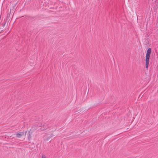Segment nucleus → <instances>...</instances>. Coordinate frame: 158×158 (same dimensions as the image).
<instances>
[{"instance_id":"nucleus-2","label":"nucleus","mask_w":158,"mask_h":158,"mask_svg":"<svg viewBox=\"0 0 158 158\" xmlns=\"http://www.w3.org/2000/svg\"><path fill=\"white\" fill-rule=\"evenodd\" d=\"M24 135V132H20L19 133H17L15 134L16 137L18 138H20L22 136H23Z\"/></svg>"},{"instance_id":"nucleus-5","label":"nucleus","mask_w":158,"mask_h":158,"mask_svg":"<svg viewBox=\"0 0 158 158\" xmlns=\"http://www.w3.org/2000/svg\"><path fill=\"white\" fill-rule=\"evenodd\" d=\"M27 131H25V135L26 134V133L27 132Z\"/></svg>"},{"instance_id":"nucleus-4","label":"nucleus","mask_w":158,"mask_h":158,"mask_svg":"<svg viewBox=\"0 0 158 158\" xmlns=\"http://www.w3.org/2000/svg\"><path fill=\"white\" fill-rule=\"evenodd\" d=\"M41 158H46V156L45 155H43Z\"/></svg>"},{"instance_id":"nucleus-1","label":"nucleus","mask_w":158,"mask_h":158,"mask_svg":"<svg viewBox=\"0 0 158 158\" xmlns=\"http://www.w3.org/2000/svg\"><path fill=\"white\" fill-rule=\"evenodd\" d=\"M151 52V49L150 48H148L145 56V67L148 69L149 63L150 56Z\"/></svg>"},{"instance_id":"nucleus-3","label":"nucleus","mask_w":158,"mask_h":158,"mask_svg":"<svg viewBox=\"0 0 158 158\" xmlns=\"http://www.w3.org/2000/svg\"><path fill=\"white\" fill-rule=\"evenodd\" d=\"M31 133L30 131H29L28 132V139L29 140H30L31 139Z\"/></svg>"}]
</instances>
